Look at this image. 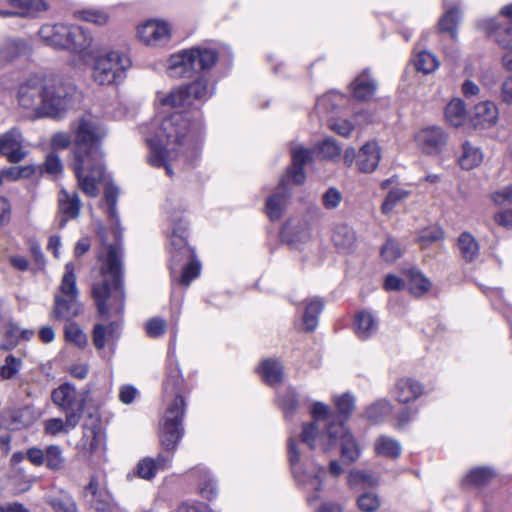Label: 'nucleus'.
Returning <instances> with one entry per match:
<instances>
[{
	"label": "nucleus",
	"instance_id": "obj_1",
	"mask_svg": "<svg viewBox=\"0 0 512 512\" xmlns=\"http://www.w3.org/2000/svg\"><path fill=\"white\" fill-rule=\"evenodd\" d=\"M202 130V115L198 110L175 112L156 122L153 135L146 138L149 164L164 167L166 174L172 176L170 163L179 152L197 155Z\"/></svg>",
	"mask_w": 512,
	"mask_h": 512
},
{
	"label": "nucleus",
	"instance_id": "obj_2",
	"mask_svg": "<svg viewBox=\"0 0 512 512\" xmlns=\"http://www.w3.org/2000/svg\"><path fill=\"white\" fill-rule=\"evenodd\" d=\"M75 144L74 172L80 189L89 197L99 194L104 179L102 142L107 136L105 126L93 115L85 114L72 125Z\"/></svg>",
	"mask_w": 512,
	"mask_h": 512
},
{
	"label": "nucleus",
	"instance_id": "obj_3",
	"mask_svg": "<svg viewBox=\"0 0 512 512\" xmlns=\"http://www.w3.org/2000/svg\"><path fill=\"white\" fill-rule=\"evenodd\" d=\"M67 95L68 88L61 79L34 74L19 84L16 100L36 118L57 117L66 108Z\"/></svg>",
	"mask_w": 512,
	"mask_h": 512
},
{
	"label": "nucleus",
	"instance_id": "obj_4",
	"mask_svg": "<svg viewBox=\"0 0 512 512\" xmlns=\"http://www.w3.org/2000/svg\"><path fill=\"white\" fill-rule=\"evenodd\" d=\"M121 258V249L116 245H110L101 268L102 279L94 282L92 286V297L97 313L103 321L122 315L124 310Z\"/></svg>",
	"mask_w": 512,
	"mask_h": 512
},
{
	"label": "nucleus",
	"instance_id": "obj_5",
	"mask_svg": "<svg viewBox=\"0 0 512 512\" xmlns=\"http://www.w3.org/2000/svg\"><path fill=\"white\" fill-rule=\"evenodd\" d=\"M311 414L314 421L303 425L300 440L297 441L293 437L288 440L289 461L294 473H296L303 454L300 445H306L310 450L319 449L327 452L335 446L337 442L336 434L343 431V422H337L336 417L329 413L325 404L315 403Z\"/></svg>",
	"mask_w": 512,
	"mask_h": 512
},
{
	"label": "nucleus",
	"instance_id": "obj_6",
	"mask_svg": "<svg viewBox=\"0 0 512 512\" xmlns=\"http://www.w3.org/2000/svg\"><path fill=\"white\" fill-rule=\"evenodd\" d=\"M184 379L177 365L170 364L163 383L164 400L167 408L160 433L161 444L167 451H174L183 436L182 420L185 401L182 396Z\"/></svg>",
	"mask_w": 512,
	"mask_h": 512
},
{
	"label": "nucleus",
	"instance_id": "obj_7",
	"mask_svg": "<svg viewBox=\"0 0 512 512\" xmlns=\"http://www.w3.org/2000/svg\"><path fill=\"white\" fill-rule=\"evenodd\" d=\"M186 222L173 220L170 235V272L173 281L188 286L200 273V263L192 260L193 253L187 246Z\"/></svg>",
	"mask_w": 512,
	"mask_h": 512
},
{
	"label": "nucleus",
	"instance_id": "obj_8",
	"mask_svg": "<svg viewBox=\"0 0 512 512\" xmlns=\"http://www.w3.org/2000/svg\"><path fill=\"white\" fill-rule=\"evenodd\" d=\"M217 61L215 49L195 46L172 54L167 61V73L173 78L191 77L194 72L212 68Z\"/></svg>",
	"mask_w": 512,
	"mask_h": 512
},
{
	"label": "nucleus",
	"instance_id": "obj_9",
	"mask_svg": "<svg viewBox=\"0 0 512 512\" xmlns=\"http://www.w3.org/2000/svg\"><path fill=\"white\" fill-rule=\"evenodd\" d=\"M78 296L75 267L72 262H68L58 292L54 296L53 316L66 321L77 317L82 312Z\"/></svg>",
	"mask_w": 512,
	"mask_h": 512
},
{
	"label": "nucleus",
	"instance_id": "obj_10",
	"mask_svg": "<svg viewBox=\"0 0 512 512\" xmlns=\"http://www.w3.org/2000/svg\"><path fill=\"white\" fill-rule=\"evenodd\" d=\"M131 67L130 58L120 51H110L95 58L92 66V78L98 85L118 84L125 78Z\"/></svg>",
	"mask_w": 512,
	"mask_h": 512
},
{
	"label": "nucleus",
	"instance_id": "obj_11",
	"mask_svg": "<svg viewBox=\"0 0 512 512\" xmlns=\"http://www.w3.org/2000/svg\"><path fill=\"white\" fill-rule=\"evenodd\" d=\"M172 29L161 20H148L137 27L138 39L147 46L161 47L169 43Z\"/></svg>",
	"mask_w": 512,
	"mask_h": 512
},
{
	"label": "nucleus",
	"instance_id": "obj_12",
	"mask_svg": "<svg viewBox=\"0 0 512 512\" xmlns=\"http://www.w3.org/2000/svg\"><path fill=\"white\" fill-rule=\"evenodd\" d=\"M51 399L55 405L65 412V415L74 413L81 419L84 410V398L70 383H64L54 389Z\"/></svg>",
	"mask_w": 512,
	"mask_h": 512
},
{
	"label": "nucleus",
	"instance_id": "obj_13",
	"mask_svg": "<svg viewBox=\"0 0 512 512\" xmlns=\"http://www.w3.org/2000/svg\"><path fill=\"white\" fill-rule=\"evenodd\" d=\"M24 138L21 131L14 127L0 135V154L10 163L24 160L28 151L24 148Z\"/></svg>",
	"mask_w": 512,
	"mask_h": 512
},
{
	"label": "nucleus",
	"instance_id": "obj_14",
	"mask_svg": "<svg viewBox=\"0 0 512 512\" xmlns=\"http://www.w3.org/2000/svg\"><path fill=\"white\" fill-rule=\"evenodd\" d=\"M446 132L439 126L422 128L415 135L417 147L428 155L439 154L447 142Z\"/></svg>",
	"mask_w": 512,
	"mask_h": 512
},
{
	"label": "nucleus",
	"instance_id": "obj_15",
	"mask_svg": "<svg viewBox=\"0 0 512 512\" xmlns=\"http://www.w3.org/2000/svg\"><path fill=\"white\" fill-rule=\"evenodd\" d=\"M81 201L76 192H68L62 188L57 196V225L65 227L69 220L76 219L80 214Z\"/></svg>",
	"mask_w": 512,
	"mask_h": 512
},
{
	"label": "nucleus",
	"instance_id": "obj_16",
	"mask_svg": "<svg viewBox=\"0 0 512 512\" xmlns=\"http://www.w3.org/2000/svg\"><path fill=\"white\" fill-rule=\"evenodd\" d=\"M485 32L507 51L502 56V64L505 69L512 71V29L498 25L494 20L483 22Z\"/></svg>",
	"mask_w": 512,
	"mask_h": 512
},
{
	"label": "nucleus",
	"instance_id": "obj_17",
	"mask_svg": "<svg viewBox=\"0 0 512 512\" xmlns=\"http://www.w3.org/2000/svg\"><path fill=\"white\" fill-rule=\"evenodd\" d=\"M290 152L292 157V168L288 170L287 175L283 178H286L287 181L292 179L295 184L300 185L304 183L306 179L303 167L312 161L314 151L305 148L302 145L295 144L291 147Z\"/></svg>",
	"mask_w": 512,
	"mask_h": 512
},
{
	"label": "nucleus",
	"instance_id": "obj_18",
	"mask_svg": "<svg viewBox=\"0 0 512 512\" xmlns=\"http://www.w3.org/2000/svg\"><path fill=\"white\" fill-rule=\"evenodd\" d=\"M6 3L8 7L0 9L2 17H37L48 8L43 0H7Z\"/></svg>",
	"mask_w": 512,
	"mask_h": 512
},
{
	"label": "nucleus",
	"instance_id": "obj_19",
	"mask_svg": "<svg viewBox=\"0 0 512 512\" xmlns=\"http://www.w3.org/2000/svg\"><path fill=\"white\" fill-rule=\"evenodd\" d=\"M92 43L93 37L84 27L79 25L69 26L67 47L65 49L73 51L80 57H86L91 55Z\"/></svg>",
	"mask_w": 512,
	"mask_h": 512
},
{
	"label": "nucleus",
	"instance_id": "obj_20",
	"mask_svg": "<svg viewBox=\"0 0 512 512\" xmlns=\"http://www.w3.org/2000/svg\"><path fill=\"white\" fill-rule=\"evenodd\" d=\"M67 24H45L38 31L40 40L47 46L55 49H65L67 47V34L69 33Z\"/></svg>",
	"mask_w": 512,
	"mask_h": 512
},
{
	"label": "nucleus",
	"instance_id": "obj_21",
	"mask_svg": "<svg viewBox=\"0 0 512 512\" xmlns=\"http://www.w3.org/2000/svg\"><path fill=\"white\" fill-rule=\"evenodd\" d=\"M172 454H158L156 458L145 457L136 465V475L145 480H151L158 471L166 470L172 462Z\"/></svg>",
	"mask_w": 512,
	"mask_h": 512
},
{
	"label": "nucleus",
	"instance_id": "obj_22",
	"mask_svg": "<svg viewBox=\"0 0 512 512\" xmlns=\"http://www.w3.org/2000/svg\"><path fill=\"white\" fill-rule=\"evenodd\" d=\"M498 109L491 101H483L475 105L470 122L475 128H489L497 122Z\"/></svg>",
	"mask_w": 512,
	"mask_h": 512
},
{
	"label": "nucleus",
	"instance_id": "obj_23",
	"mask_svg": "<svg viewBox=\"0 0 512 512\" xmlns=\"http://www.w3.org/2000/svg\"><path fill=\"white\" fill-rule=\"evenodd\" d=\"M105 445V433L99 423L85 425L83 427V436L80 440V446L89 454L101 452Z\"/></svg>",
	"mask_w": 512,
	"mask_h": 512
},
{
	"label": "nucleus",
	"instance_id": "obj_24",
	"mask_svg": "<svg viewBox=\"0 0 512 512\" xmlns=\"http://www.w3.org/2000/svg\"><path fill=\"white\" fill-rule=\"evenodd\" d=\"M380 158V148L376 142L364 144L357 154L358 170L363 173H372L378 167Z\"/></svg>",
	"mask_w": 512,
	"mask_h": 512
},
{
	"label": "nucleus",
	"instance_id": "obj_25",
	"mask_svg": "<svg viewBox=\"0 0 512 512\" xmlns=\"http://www.w3.org/2000/svg\"><path fill=\"white\" fill-rule=\"evenodd\" d=\"M120 323L111 321L108 325L98 323L94 325L92 332L93 345L97 350H102L106 345L113 343L119 336Z\"/></svg>",
	"mask_w": 512,
	"mask_h": 512
},
{
	"label": "nucleus",
	"instance_id": "obj_26",
	"mask_svg": "<svg viewBox=\"0 0 512 512\" xmlns=\"http://www.w3.org/2000/svg\"><path fill=\"white\" fill-rule=\"evenodd\" d=\"M423 393L422 385L411 378L399 379L393 390L395 399L400 403H409L418 399Z\"/></svg>",
	"mask_w": 512,
	"mask_h": 512
},
{
	"label": "nucleus",
	"instance_id": "obj_27",
	"mask_svg": "<svg viewBox=\"0 0 512 512\" xmlns=\"http://www.w3.org/2000/svg\"><path fill=\"white\" fill-rule=\"evenodd\" d=\"M287 183L288 181L286 178H281L279 182V191L268 197L266 201V213L271 220H278L283 214L289 197L286 188Z\"/></svg>",
	"mask_w": 512,
	"mask_h": 512
},
{
	"label": "nucleus",
	"instance_id": "obj_28",
	"mask_svg": "<svg viewBox=\"0 0 512 512\" xmlns=\"http://www.w3.org/2000/svg\"><path fill=\"white\" fill-rule=\"evenodd\" d=\"M378 319L369 311L362 310L355 315L354 331L358 338L366 340L378 331Z\"/></svg>",
	"mask_w": 512,
	"mask_h": 512
},
{
	"label": "nucleus",
	"instance_id": "obj_29",
	"mask_svg": "<svg viewBox=\"0 0 512 512\" xmlns=\"http://www.w3.org/2000/svg\"><path fill=\"white\" fill-rule=\"evenodd\" d=\"M34 334L33 330L21 329L14 323L7 324L3 339L0 343V349L11 351L20 342L21 339L29 340Z\"/></svg>",
	"mask_w": 512,
	"mask_h": 512
},
{
	"label": "nucleus",
	"instance_id": "obj_30",
	"mask_svg": "<svg viewBox=\"0 0 512 512\" xmlns=\"http://www.w3.org/2000/svg\"><path fill=\"white\" fill-rule=\"evenodd\" d=\"M79 421L77 415L74 413L65 415V420L61 418H50L44 422V432L50 436H56L60 433L67 434L76 428Z\"/></svg>",
	"mask_w": 512,
	"mask_h": 512
},
{
	"label": "nucleus",
	"instance_id": "obj_31",
	"mask_svg": "<svg viewBox=\"0 0 512 512\" xmlns=\"http://www.w3.org/2000/svg\"><path fill=\"white\" fill-rule=\"evenodd\" d=\"M29 45L22 39H7L0 46V60L10 62L30 52Z\"/></svg>",
	"mask_w": 512,
	"mask_h": 512
},
{
	"label": "nucleus",
	"instance_id": "obj_32",
	"mask_svg": "<svg viewBox=\"0 0 512 512\" xmlns=\"http://www.w3.org/2000/svg\"><path fill=\"white\" fill-rule=\"evenodd\" d=\"M337 442L333 448L339 443L341 445L342 456L350 462L356 461L360 456V448L352 434L348 432L343 425V431L336 434Z\"/></svg>",
	"mask_w": 512,
	"mask_h": 512
},
{
	"label": "nucleus",
	"instance_id": "obj_33",
	"mask_svg": "<svg viewBox=\"0 0 512 512\" xmlns=\"http://www.w3.org/2000/svg\"><path fill=\"white\" fill-rule=\"evenodd\" d=\"M374 451L378 456L395 459L400 456L402 447L396 439L381 435L374 442Z\"/></svg>",
	"mask_w": 512,
	"mask_h": 512
},
{
	"label": "nucleus",
	"instance_id": "obj_34",
	"mask_svg": "<svg viewBox=\"0 0 512 512\" xmlns=\"http://www.w3.org/2000/svg\"><path fill=\"white\" fill-rule=\"evenodd\" d=\"M332 241L339 250L349 251L355 245L356 235L351 227L340 224L333 230Z\"/></svg>",
	"mask_w": 512,
	"mask_h": 512
},
{
	"label": "nucleus",
	"instance_id": "obj_35",
	"mask_svg": "<svg viewBox=\"0 0 512 512\" xmlns=\"http://www.w3.org/2000/svg\"><path fill=\"white\" fill-rule=\"evenodd\" d=\"M324 303L320 298L314 297L306 300L303 314L305 330L313 331L318 325V317L322 312Z\"/></svg>",
	"mask_w": 512,
	"mask_h": 512
},
{
	"label": "nucleus",
	"instance_id": "obj_36",
	"mask_svg": "<svg viewBox=\"0 0 512 512\" xmlns=\"http://www.w3.org/2000/svg\"><path fill=\"white\" fill-rule=\"evenodd\" d=\"M353 96L359 100L370 99L376 91V83L367 71L360 74L352 84Z\"/></svg>",
	"mask_w": 512,
	"mask_h": 512
},
{
	"label": "nucleus",
	"instance_id": "obj_37",
	"mask_svg": "<svg viewBox=\"0 0 512 512\" xmlns=\"http://www.w3.org/2000/svg\"><path fill=\"white\" fill-rule=\"evenodd\" d=\"M157 99L161 105L172 108L191 106L185 86L177 87L169 93H159Z\"/></svg>",
	"mask_w": 512,
	"mask_h": 512
},
{
	"label": "nucleus",
	"instance_id": "obj_38",
	"mask_svg": "<svg viewBox=\"0 0 512 512\" xmlns=\"http://www.w3.org/2000/svg\"><path fill=\"white\" fill-rule=\"evenodd\" d=\"M462 150V154L459 157V164L463 169L470 170L482 163L483 153L479 147L467 141L462 145Z\"/></svg>",
	"mask_w": 512,
	"mask_h": 512
},
{
	"label": "nucleus",
	"instance_id": "obj_39",
	"mask_svg": "<svg viewBox=\"0 0 512 512\" xmlns=\"http://www.w3.org/2000/svg\"><path fill=\"white\" fill-rule=\"evenodd\" d=\"M458 248L461 257L466 262H472L479 256V244L474 236L468 232H463L458 238Z\"/></svg>",
	"mask_w": 512,
	"mask_h": 512
},
{
	"label": "nucleus",
	"instance_id": "obj_40",
	"mask_svg": "<svg viewBox=\"0 0 512 512\" xmlns=\"http://www.w3.org/2000/svg\"><path fill=\"white\" fill-rule=\"evenodd\" d=\"M186 92L189 95L190 105H195L196 101L204 102L210 98L213 90L208 87L207 80L199 78L196 81L185 86Z\"/></svg>",
	"mask_w": 512,
	"mask_h": 512
},
{
	"label": "nucleus",
	"instance_id": "obj_41",
	"mask_svg": "<svg viewBox=\"0 0 512 512\" xmlns=\"http://www.w3.org/2000/svg\"><path fill=\"white\" fill-rule=\"evenodd\" d=\"M378 481L375 475L359 470L350 471L347 477L348 486L353 490L374 487Z\"/></svg>",
	"mask_w": 512,
	"mask_h": 512
},
{
	"label": "nucleus",
	"instance_id": "obj_42",
	"mask_svg": "<svg viewBox=\"0 0 512 512\" xmlns=\"http://www.w3.org/2000/svg\"><path fill=\"white\" fill-rule=\"evenodd\" d=\"M44 465L51 471H61L65 468L66 459L59 445L51 444L45 448Z\"/></svg>",
	"mask_w": 512,
	"mask_h": 512
},
{
	"label": "nucleus",
	"instance_id": "obj_43",
	"mask_svg": "<svg viewBox=\"0 0 512 512\" xmlns=\"http://www.w3.org/2000/svg\"><path fill=\"white\" fill-rule=\"evenodd\" d=\"M446 120L454 127L461 126L466 120V109L464 102L457 98L451 100L445 109Z\"/></svg>",
	"mask_w": 512,
	"mask_h": 512
},
{
	"label": "nucleus",
	"instance_id": "obj_44",
	"mask_svg": "<svg viewBox=\"0 0 512 512\" xmlns=\"http://www.w3.org/2000/svg\"><path fill=\"white\" fill-rule=\"evenodd\" d=\"M86 492L92 496L91 504L97 511L110 510L111 496L106 491H99L94 479L88 484Z\"/></svg>",
	"mask_w": 512,
	"mask_h": 512
},
{
	"label": "nucleus",
	"instance_id": "obj_45",
	"mask_svg": "<svg viewBox=\"0 0 512 512\" xmlns=\"http://www.w3.org/2000/svg\"><path fill=\"white\" fill-rule=\"evenodd\" d=\"M23 366L22 357L8 354L4 363L0 365V381L15 379Z\"/></svg>",
	"mask_w": 512,
	"mask_h": 512
},
{
	"label": "nucleus",
	"instance_id": "obj_46",
	"mask_svg": "<svg viewBox=\"0 0 512 512\" xmlns=\"http://www.w3.org/2000/svg\"><path fill=\"white\" fill-rule=\"evenodd\" d=\"M260 373L263 380L270 385L281 382L283 378V368L281 364L271 359L263 361Z\"/></svg>",
	"mask_w": 512,
	"mask_h": 512
},
{
	"label": "nucleus",
	"instance_id": "obj_47",
	"mask_svg": "<svg viewBox=\"0 0 512 512\" xmlns=\"http://www.w3.org/2000/svg\"><path fill=\"white\" fill-rule=\"evenodd\" d=\"M414 67L423 74H430L439 67V60L429 51L419 52L413 60Z\"/></svg>",
	"mask_w": 512,
	"mask_h": 512
},
{
	"label": "nucleus",
	"instance_id": "obj_48",
	"mask_svg": "<svg viewBox=\"0 0 512 512\" xmlns=\"http://www.w3.org/2000/svg\"><path fill=\"white\" fill-rule=\"evenodd\" d=\"M445 8L446 12L439 21V28L442 32L449 33L452 39H456V26L460 18L459 11L455 7L448 8L446 4Z\"/></svg>",
	"mask_w": 512,
	"mask_h": 512
},
{
	"label": "nucleus",
	"instance_id": "obj_49",
	"mask_svg": "<svg viewBox=\"0 0 512 512\" xmlns=\"http://www.w3.org/2000/svg\"><path fill=\"white\" fill-rule=\"evenodd\" d=\"M118 188L113 184H107L104 190V201L107 208V213L115 226L119 225V217L116 212V204L118 198Z\"/></svg>",
	"mask_w": 512,
	"mask_h": 512
},
{
	"label": "nucleus",
	"instance_id": "obj_50",
	"mask_svg": "<svg viewBox=\"0 0 512 512\" xmlns=\"http://www.w3.org/2000/svg\"><path fill=\"white\" fill-rule=\"evenodd\" d=\"M443 240L444 231L439 226H431L421 230L417 238V242L423 249Z\"/></svg>",
	"mask_w": 512,
	"mask_h": 512
},
{
	"label": "nucleus",
	"instance_id": "obj_51",
	"mask_svg": "<svg viewBox=\"0 0 512 512\" xmlns=\"http://www.w3.org/2000/svg\"><path fill=\"white\" fill-rule=\"evenodd\" d=\"M198 489L202 497L212 499L217 495V486L215 480L208 471L199 469Z\"/></svg>",
	"mask_w": 512,
	"mask_h": 512
},
{
	"label": "nucleus",
	"instance_id": "obj_52",
	"mask_svg": "<svg viewBox=\"0 0 512 512\" xmlns=\"http://www.w3.org/2000/svg\"><path fill=\"white\" fill-rule=\"evenodd\" d=\"M391 410V403L386 399H381L367 408L366 417L369 420L377 423L388 416L391 413Z\"/></svg>",
	"mask_w": 512,
	"mask_h": 512
},
{
	"label": "nucleus",
	"instance_id": "obj_53",
	"mask_svg": "<svg viewBox=\"0 0 512 512\" xmlns=\"http://www.w3.org/2000/svg\"><path fill=\"white\" fill-rule=\"evenodd\" d=\"M410 196V192L408 190L402 188L392 189L386 196L384 202L382 203L381 210L384 214H390L394 207L401 202L402 200L408 198Z\"/></svg>",
	"mask_w": 512,
	"mask_h": 512
},
{
	"label": "nucleus",
	"instance_id": "obj_54",
	"mask_svg": "<svg viewBox=\"0 0 512 512\" xmlns=\"http://www.w3.org/2000/svg\"><path fill=\"white\" fill-rule=\"evenodd\" d=\"M65 338L67 341L74 343L76 346L83 348L87 344V335L79 327L78 324L70 322L65 326Z\"/></svg>",
	"mask_w": 512,
	"mask_h": 512
},
{
	"label": "nucleus",
	"instance_id": "obj_55",
	"mask_svg": "<svg viewBox=\"0 0 512 512\" xmlns=\"http://www.w3.org/2000/svg\"><path fill=\"white\" fill-rule=\"evenodd\" d=\"M36 172V167L32 164L24 166H12L2 171V174L10 180L16 181L32 177Z\"/></svg>",
	"mask_w": 512,
	"mask_h": 512
},
{
	"label": "nucleus",
	"instance_id": "obj_56",
	"mask_svg": "<svg viewBox=\"0 0 512 512\" xmlns=\"http://www.w3.org/2000/svg\"><path fill=\"white\" fill-rule=\"evenodd\" d=\"M380 498L374 492H365L357 499V505L362 512H375L380 507Z\"/></svg>",
	"mask_w": 512,
	"mask_h": 512
},
{
	"label": "nucleus",
	"instance_id": "obj_57",
	"mask_svg": "<svg viewBox=\"0 0 512 512\" xmlns=\"http://www.w3.org/2000/svg\"><path fill=\"white\" fill-rule=\"evenodd\" d=\"M9 479L14 483L18 492H25L30 489L33 479L27 475L23 468L12 470Z\"/></svg>",
	"mask_w": 512,
	"mask_h": 512
},
{
	"label": "nucleus",
	"instance_id": "obj_58",
	"mask_svg": "<svg viewBox=\"0 0 512 512\" xmlns=\"http://www.w3.org/2000/svg\"><path fill=\"white\" fill-rule=\"evenodd\" d=\"M430 281L419 272H412L410 281V292L416 296H421L429 291Z\"/></svg>",
	"mask_w": 512,
	"mask_h": 512
},
{
	"label": "nucleus",
	"instance_id": "obj_59",
	"mask_svg": "<svg viewBox=\"0 0 512 512\" xmlns=\"http://www.w3.org/2000/svg\"><path fill=\"white\" fill-rule=\"evenodd\" d=\"M279 403L284 412L285 417L292 415L298 406L296 393L294 390L288 389L283 395L279 396Z\"/></svg>",
	"mask_w": 512,
	"mask_h": 512
},
{
	"label": "nucleus",
	"instance_id": "obj_60",
	"mask_svg": "<svg viewBox=\"0 0 512 512\" xmlns=\"http://www.w3.org/2000/svg\"><path fill=\"white\" fill-rule=\"evenodd\" d=\"M492 478V471L488 468H474L465 478V482L476 486H481L489 482Z\"/></svg>",
	"mask_w": 512,
	"mask_h": 512
},
{
	"label": "nucleus",
	"instance_id": "obj_61",
	"mask_svg": "<svg viewBox=\"0 0 512 512\" xmlns=\"http://www.w3.org/2000/svg\"><path fill=\"white\" fill-rule=\"evenodd\" d=\"M402 254L399 244L391 238H388L381 249V256L387 262L396 261Z\"/></svg>",
	"mask_w": 512,
	"mask_h": 512
},
{
	"label": "nucleus",
	"instance_id": "obj_62",
	"mask_svg": "<svg viewBox=\"0 0 512 512\" xmlns=\"http://www.w3.org/2000/svg\"><path fill=\"white\" fill-rule=\"evenodd\" d=\"M79 17L87 22L102 26L108 22L109 16L104 11L100 10H82L79 12Z\"/></svg>",
	"mask_w": 512,
	"mask_h": 512
},
{
	"label": "nucleus",
	"instance_id": "obj_63",
	"mask_svg": "<svg viewBox=\"0 0 512 512\" xmlns=\"http://www.w3.org/2000/svg\"><path fill=\"white\" fill-rule=\"evenodd\" d=\"M54 512H77L74 501L68 497H54L49 500Z\"/></svg>",
	"mask_w": 512,
	"mask_h": 512
},
{
	"label": "nucleus",
	"instance_id": "obj_64",
	"mask_svg": "<svg viewBox=\"0 0 512 512\" xmlns=\"http://www.w3.org/2000/svg\"><path fill=\"white\" fill-rule=\"evenodd\" d=\"M319 154L326 159H334L340 155L341 149L332 139H325L318 145Z\"/></svg>",
	"mask_w": 512,
	"mask_h": 512
}]
</instances>
